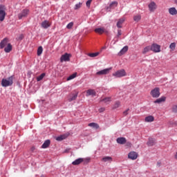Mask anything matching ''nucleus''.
Returning <instances> with one entry per match:
<instances>
[{
  "label": "nucleus",
  "instance_id": "4",
  "mask_svg": "<svg viewBox=\"0 0 177 177\" xmlns=\"http://www.w3.org/2000/svg\"><path fill=\"white\" fill-rule=\"evenodd\" d=\"M150 95L152 96V97H160V95H161L160 93V88L156 87L155 88L152 89L150 92Z\"/></svg>",
  "mask_w": 177,
  "mask_h": 177
},
{
  "label": "nucleus",
  "instance_id": "5",
  "mask_svg": "<svg viewBox=\"0 0 177 177\" xmlns=\"http://www.w3.org/2000/svg\"><path fill=\"white\" fill-rule=\"evenodd\" d=\"M29 13H30V10H28V9L23 10L19 14H18L19 20H21V19H23L24 17H27V16H28Z\"/></svg>",
  "mask_w": 177,
  "mask_h": 177
},
{
  "label": "nucleus",
  "instance_id": "49",
  "mask_svg": "<svg viewBox=\"0 0 177 177\" xmlns=\"http://www.w3.org/2000/svg\"><path fill=\"white\" fill-rule=\"evenodd\" d=\"M100 113H103L104 111V108H101L99 109Z\"/></svg>",
  "mask_w": 177,
  "mask_h": 177
},
{
  "label": "nucleus",
  "instance_id": "28",
  "mask_svg": "<svg viewBox=\"0 0 177 177\" xmlns=\"http://www.w3.org/2000/svg\"><path fill=\"white\" fill-rule=\"evenodd\" d=\"M102 161L104 162H107V161H113V158L110 156H105L102 158Z\"/></svg>",
  "mask_w": 177,
  "mask_h": 177
},
{
  "label": "nucleus",
  "instance_id": "44",
  "mask_svg": "<svg viewBox=\"0 0 177 177\" xmlns=\"http://www.w3.org/2000/svg\"><path fill=\"white\" fill-rule=\"evenodd\" d=\"M122 34V33L121 32V30H118L117 37H121Z\"/></svg>",
  "mask_w": 177,
  "mask_h": 177
},
{
  "label": "nucleus",
  "instance_id": "17",
  "mask_svg": "<svg viewBox=\"0 0 177 177\" xmlns=\"http://www.w3.org/2000/svg\"><path fill=\"white\" fill-rule=\"evenodd\" d=\"M84 161V160L82 159V158H79L77 159H76L75 161H73L72 162L73 165H80V164L82 163Z\"/></svg>",
  "mask_w": 177,
  "mask_h": 177
},
{
  "label": "nucleus",
  "instance_id": "36",
  "mask_svg": "<svg viewBox=\"0 0 177 177\" xmlns=\"http://www.w3.org/2000/svg\"><path fill=\"white\" fill-rule=\"evenodd\" d=\"M140 19H142V16H140V15H138L133 17L134 21H136L137 23L140 20Z\"/></svg>",
  "mask_w": 177,
  "mask_h": 177
},
{
  "label": "nucleus",
  "instance_id": "15",
  "mask_svg": "<svg viewBox=\"0 0 177 177\" xmlns=\"http://www.w3.org/2000/svg\"><path fill=\"white\" fill-rule=\"evenodd\" d=\"M124 21H125V18H121L118 20V21L116 24L118 28H122V24H123Z\"/></svg>",
  "mask_w": 177,
  "mask_h": 177
},
{
  "label": "nucleus",
  "instance_id": "1",
  "mask_svg": "<svg viewBox=\"0 0 177 177\" xmlns=\"http://www.w3.org/2000/svg\"><path fill=\"white\" fill-rule=\"evenodd\" d=\"M13 85V77H10L7 79H2L1 80V86L4 88H6L8 86H12Z\"/></svg>",
  "mask_w": 177,
  "mask_h": 177
},
{
  "label": "nucleus",
  "instance_id": "52",
  "mask_svg": "<svg viewBox=\"0 0 177 177\" xmlns=\"http://www.w3.org/2000/svg\"><path fill=\"white\" fill-rule=\"evenodd\" d=\"M157 165H158V167H160V165H161V163L160 162H158Z\"/></svg>",
  "mask_w": 177,
  "mask_h": 177
},
{
  "label": "nucleus",
  "instance_id": "38",
  "mask_svg": "<svg viewBox=\"0 0 177 177\" xmlns=\"http://www.w3.org/2000/svg\"><path fill=\"white\" fill-rule=\"evenodd\" d=\"M74 27V22H70L69 24H67L66 28L68 30H71Z\"/></svg>",
  "mask_w": 177,
  "mask_h": 177
},
{
  "label": "nucleus",
  "instance_id": "45",
  "mask_svg": "<svg viewBox=\"0 0 177 177\" xmlns=\"http://www.w3.org/2000/svg\"><path fill=\"white\" fill-rule=\"evenodd\" d=\"M126 146H127V147H131L132 144H131V142H127L126 143Z\"/></svg>",
  "mask_w": 177,
  "mask_h": 177
},
{
  "label": "nucleus",
  "instance_id": "47",
  "mask_svg": "<svg viewBox=\"0 0 177 177\" xmlns=\"http://www.w3.org/2000/svg\"><path fill=\"white\" fill-rule=\"evenodd\" d=\"M128 111H129V109H127L123 112L124 115H128Z\"/></svg>",
  "mask_w": 177,
  "mask_h": 177
},
{
  "label": "nucleus",
  "instance_id": "40",
  "mask_svg": "<svg viewBox=\"0 0 177 177\" xmlns=\"http://www.w3.org/2000/svg\"><path fill=\"white\" fill-rule=\"evenodd\" d=\"M77 94H74L73 95V97H71V98H69V102H73V100H75L77 99Z\"/></svg>",
  "mask_w": 177,
  "mask_h": 177
},
{
  "label": "nucleus",
  "instance_id": "42",
  "mask_svg": "<svg viewBox=\"0 0 177 177\" xmlns=\"http://www.w3.org/2000/svg\"><path fill=\"white\" fill-rule=\"evenodd\" d=\"M91 3H92V0H88L86 3L87 8H91Z\"/></svg>",
  "mask_w": 177,
  "mask_h": 177
},
{
  "label": "nucleus",
  "instance_id": "48",
  "mask_svg": "<svg viewBox=\"0 0 177 177\" xmlns=\"http://www.w3.org/2000/svg\"><path fill=\"white\" fill-rule=\"evenodd\" d=\"M113 5H115V6H117V2L116 1L112 2L111 4V7L113 6Z\"/></svg>",
  "mask_w": 177,
  "mask_h": 177
},
{
  "label": "nucleus",
  "instance_id": "21",
  "mask_svg": "<svg viewBox=\"0 0 177 177\" xmlns=\"http://www.w3.org/2000/svg\"><path fill=\"white\" fill-rule=\"evenodd\" d=\"M12 44H8V46L4 48V51L6 53H10V52H12Z\"/></svg>",
  "mask_w": 177,
  "mask_h": 177
},
{
  "label": "nucleus",
  "instance_id": "12",
  "mask_svg": "<svg viewBox=\"0 0 177 177\" xmlns=\"http://www.w3.org/2000/svg\"><path fill=\"white\" fill-rule=\"evenodd\" d=\"M95 32H96L97 34H100V35H102V34L106 32L107 33V30H106V29H104V28H97L95 29Z\"/></svg>",
  "mask_w": 177,
  "mask_h": 177
},
{
  "label": "nucleus",
  "instance_id": "32",
  "mask_svg": "<svg viewBox=\"0 0 177 177\" xmlns=\"http://www.w3.org/2000/svg\"><path fill=\"white\" fill-rule=\"evenodd\" d=\"M169 127H177V120H172L169 122Z\"/></svg>",
  "mask_w": 177,
  "mask_h": 177
},
{
  "label": "nucleus",
  "instance_id": "2",
  "mask_svg": "<svg viewBox=\"0 0 177 177\" xmlns=\"http://www.w3.org/2000/svg\"><path fill=\"white\" fill-rule=\"evenodd\" d=\"M6 17V7L3 5H0V21H3Z\"/></svg>",
  "mask_w": 177,
  "mask_h": 177
},
{
  "label": "nucleus",
  "instance_id": "25",
  "mask_svg": "<svg viewBox=\"0 0 177 177\" xmlns=\"http://www.w3.org/2000/svg\"><path fill=\"white\" fill-rule=\"evenodd\" d=\"M88 126L91 127V128H94L95 129H99L100 128L99 124L95 122H91L88 124Z\"/></svg>",
  "mask_w": 177,
  "mask_h": 177
},
{
  "label": "nucleus",
  "instance_id": "30",
  "mask_svg": "<svg viewBox=\"0 0 177 177\" xmlns=\"http://www.w3.org/2000/svg\"><path fill=\"white\" fill-rule=\"evenodd\" d=\"M100 102H104V103H110V102H111V97H105L100 100Z\"/></svg>",
  "mask_w": 177,
  "mask_h": 177
},
{
  "label": "nucleus",
  "instance_id": "54",
  "mask_svg": "<svg viewBox=\"0 0 177 177\" xmlns=\"http://www.w3.org/2000/svg\"><path fill=\"white\" fill-rule=\"evenodd\" d=\"M41 177H45V176H44V175H41Z\"/></svg>",
  "mask_w": 177,
  "mask_h": 177
},
{
  "label": "nucleus",
  "instance_id": "20",
  "mask_svg": "<svg viewBox=\"0 0 177 177\" xmlns=\"http://www.w3.org/2000/svg\"><path fill=\"white\" fill-rule=\"evenodd\" d=\"M166 99H167V97H161L157 99L156 100H155L153 102V103H155V104L158 103V104H160V103H162V102H165Z\"/></svg>",
  "mask_w": 177,
  "mask_h": 177
},
{
  "label": "nucleus",
  "instance_id": "46",
  "mask_svg": "<svg viewBox=\"0 0 177 177\" xmlns=\"http://www.w3.org/2000/svg\"><path fill=\"white\" fill-rule=\"evenodd\" d=\"M118 38H119L118 36H116L114 37L113 39V41H115L114 44H115V42H118Z\"/></svg>",
  "mask_w": 177,
  "mask_h": 177
},
{
  "label": "nucleus",
  "instance_id": "33",
  "mask_svg": "<svg viewBox=\"0 0 177 177\" xmlns=\"http://www.w3.org/2000/svg\"><path fill=\"white\" fill-rule=\"evenodd\" d=\"M66 138H67V136H66V135H62V136H58V137L56 138V140H58V141L64 140V139H66Z\"/></svg>",
  "mask_w": 177,
  "mask_h": 177
},
{
  "label": "nucleus",
  "instance_id": "8",
  "mask_svg": "<svg viewBox=\"0 0 177 177\" xmlns=\"http://www.w3.org/2000/svg\"><path fill=\"white\" fill-rule=\"evenodd\" d=\"M111 68H105L96 73V75H106L110 73Z\"/></svg>",
  "mask_w": 177,
  "mask_h": 177
},
{
  "label": "nucleus",
  "instance_id": "53",
  "mask_svg": "<svg viewBox=\"0 0 177 177\" xmlns=\"http://www.w3.org/2000/svg\"><path fill=\"white\" fill-rule=\"evenodd\" d=\"M174 1L175 3H176V5H177V0H174Z\"/></svg>",
  "mask_w": 177,
  "mask_h": 177
},
{
  "label": "nucleus",
  "instance_id": "16",
  "mask_svg": "<svg viewBox=\"0 0 177 177\" xmlns=\"http://www.w3.org/2000/svg\"><path fill=\"white\" fill-rule=\"evenodd\" d=\"M86 96H96V91L93 89H88L86 91Z\"/></svg>",
  "mask_w": 177,
  "mask_h": 177
},
{
  "label": "nucleus",
  "instance_id": "29",
  "mask_svg": "<svg viewBox=\"0 0 177 177\" xmlns=\"http://www.w3.org/2000/svg\"><path fill=\"white\" fill-rule=\"evenodd\" d=\"M100 53L99 52L97 53H88V56H89V57H96L97 56H99Z\"/></svg>",
  "mask_w": 177,
  "mask_h": 177
},
{
  "label": "nucleus",
  "instance_id": "19",
  "mask_svg": "<svg viewBox=\"0 0 177 177\" xmlns=\"http://www.w3.org/2000/svg\"><path fill=\"white\" fill-rule=\"evenodd\" d=\"M50 26V23H49L48 21L45 20L41 23V27L43 28H49Z\"/></svg>",
  "mask_w": 177,
  "mask_h": 177
},
{
  "label": "nucleus",
  "instance_id": "35",
  "mask_svg": "<svg viewBox=\"0 0 177 177\" xmlns=\"http://www.w3.org/2000/svg\"><path fill=\"white\" fill-rule=\"evenodd\" d=\"M46 74L45 73H41L39 76H38L37 77V81L39 82V81H42V80H44V77H45Z\"/></svg>",
  "mask_w": 177,
  "mask_h": 177
},
{
  "label": "nucleus",
  "instance_id": "10",
  "mask_svg": "<svg viewBox=\"0 0 177 177\" xmlns=\"http://www.w3.org/2000/svg\"><path fill=\"white\" fill-rule=\"evenodd\" d=\"M8 44H10L9 39L6 37L0 42V48L3 49L5 46H8Z\"/></svg>",
  "mask_w": 177,
  "mask_h": 177
},
{
  "label": "nucleus",
  "instance_id": "41",
  "mask_svg": "<svg viewBox=\"0 0 177 177\" xmlns=\"http://www.w3.org/2000/svg\"><path fill=\"white\" fill-rule=\"evenodd\" d=\"M172 113H177V105H174L171 108Z\"/></svg>",
  "mask_w": 177,
  "mask_h": 177
},
{
  "label": "nucleus",
  "instance_id": "26",
  "mask_svg": "<svg viewBox=\"0 0 177 177\" xmlns=\"http://www.w3.org/2000/svg\"><path fill=\"white\" fill-rule=\"evenodd\" d=\"M155 143H156V140H154L153 138H149L147 142V145L148 146H154Z\"/></svg>",
  "mask_w": 177,
  "mask_h": 177
},
{
  "label": "nucleus",
  "instance_id": "22",
  "mask_svg": "<svg viewBox=\"0 0 177 177\" xmlns=\"http://www.w3.org/2000/svg\"><path fill=\"white\" fill-rule=\"evenodd\" d=\"M50 145V140H46L44 144L42 145L41 147L42 149H46L48 147H49V145Z\"/></svg>",
  "mask_w": 177,
  "mask_h": 177
},
{
  "label": "nucleus",
  "instance_id": "34",
  "mask_svg": "<svg viewBox=\"0 0 177 177\" xmlns=\"http://www.w3.org/2000/svg\"><path fill=\"white\" fill-rule=\"evenodd\" d=\"M83 162L84 165L89 164L91 162V158H82Z\"/></svg>",
  "mask_w": 177,
  "mask_h": 177
},
{
  "label": "nucleus",
  "instance_id": "6",
  "mask_svg": "<svg viewBox=\"0 0 177 177\" xmlns=\"http://www.w3.org/2000/svg\"><path fill=\"white\" fill-rule=\"evenodd\" d=\"M151 50L154 52V53H160V52H161V46L157 44H153L151 46Z\"/></svg>",
  "mask_w": 177,
  "mask_h": 177
},
{
  "label": "nucleus",
  "instance_id": "7",
  "mask_svg": "<svg viewBox=\"0 0 177 177\" xmlns=\"http://www.w3.org/2000/svg\"><path fill=\"white\" fill-rule=\"evenodd\" d=\"M70 54L65 53L61 56L60 62L63 63V62H70Z\"/></svg>",
  "mask_w": 177,
  "mask_h": 177
},
{
  "label": "nucleus",
  "instance_id": "11",
  "mask_svg": "<svg viewBox=\"0 0 177 177\" xmlns=\"http://www.w3.org/2000/svg\"><path fill=\"white\" fill-rule=\"evenodd\" d=\"M148 8L150 12H154L157 9V4L154 1H152L149 4Z\"/></svg>",
  "mask_w": 177,
  "mask_h": 177
},
{
  "label": "nucleus",
  "instance_id": "3",
  "mask_svg": "<svg viewBox=\"0 0 177 177\" xmlns=\"http://www.w3.org/2000/svg\"><path fill=\"white\" fill-rule=\"evenodd\" d=\"M113 77H115V78H121L122 77H125L127 75V72L124 69H121L119 71H117L116 72L113 73Z\"/></svg>",
  "mask_w": 177,
  "mask_h": 177
},
{
  "label": "nucleus",
  "instance_id": "51",
  "mask_svg": "<svg viewBox=\"0 0 177 177\" xmlns=\"http://www.w3.org/2000/svg\"><path fill=\"white\" fill-rule=\"evenodd\" d=\"M68 151H70V149H66V150L64 151V153H68Z\"/></svg>",
  "mask_w": 177,
  "mask_h": 177
},
{
  "label": "nucleus",
  "instance_id": "24",
  "mask_svg": "<svg viewBox=\"0 0 177 177\" xmlns=\"http://www.w3.org/2000/svg\"><path fill=\"white\" fill-rule=\"evenodd\" d=\"M150 50H151V46H146L142 50V54L146 55V53H147V52H150Z\"/></svg>",
  "mask_w": 177,
  "mask_h": 177
},
{
  "label": "nucleus",
  "instance_id": "13",
  "mask_svg": "<svg viewBox=\"0 0 177 177\" xmlns=\"http://www.w3.org/2000/svg\"><path fill=\"white\" fill-rule=\"evenodd\" d=\"M116 142L119 145H125L127 143V138L124 137L118 138Z\"/></svg>",
  "mask_w": 177,
  "mask_h": 177
},
{
  "label": "nucleus",
  "instance_id": "23",
  "mask_svg": "<svg viewBox=\"0 0 177 177\" xmlns=\"http://www.w3.org/2000/svg\"><path fill=\"white\" fill-rule=\"evenodd\" d=\"M154 121V117L153 115H149L145 118V122H153Z\"/></svg>",
  "mask_w": 177,
  "mask_h": 177
},
{
  "label": "nucleus",
  "instance_id": "37",
  "mask_svg": "<svg viewBox=\"0 0 177 177\" xmlns=\"http://www.w3.org/2000/svg\"><path fill=\"white\" fill-rule=\"evenodd\" d=\"M75 77H77V73H75L72 75H71L68 78H67V81H70L71 80H74V78H75Z\"/></svg>",
  "mask_w": 177,
  "mask_h": 177
},
{
  "label": "nucleus",
  "instance_id": "9",
  "mask_svg": "<svg viewBox=\"0 0 177 177\" xmlns=\"http://www.w3.org/2000/svg\"><path fill=\"white\" fill-rule=\"evenodd\" d=\"M138 156H139V154H138L137 152L131 151L128 154V158H129L130 160H136V158H138Z\"/></svg>",
  "mask_w": 177,
  "mask_h": 177
},
{
  "label": "nucleus",
  "instance_id": "39",
  "mask_svg": "<svg viewBox=\"0 0 177 177\" xmlns=\"http://www.w3.org/2000/svg\"><path fill=\"white\" fill-rule=\"evenodd\" d=\"M169 48L171 50H174L175 48H176V43H171L169 46Z\"/></svg>",
  "mask_w": 177,
  "mask_h": 177
},
{
  "label": "nucleus",
  "instance_id": "43",
  "mask_svg": "<svg viewBox=\"0 0 177 177\" xmlns=\"http://www.w3.org/2000/svg\"><path fill=\"white\" fill-rule=\"evenodd\" d=\"M81 5H82L81 3L76 4L75 6V10H77L80 9V8H81Z\"/></svg>",
  "mask_w": 177,
  "mask_h": 177
},
{
  "label": "nucleus",
  "instance_id": "50",
  "mask_svg": "<svg viewBox=\"0 0 177 177\" xmlns=\"http://www.w3.org/2000/svg\"><path fill=\"white\" fill-rule=\"evenodd\" d=\"M24 38V36L23 35H21L19 36V39H23Z\"/></svg>",
  "mask_w": 177,
  "mask_h": 177
},
{
  "label": "nucleus",
  "instance_id": "18",
  "mask_svg": "<svg viewBox=\"0 0 177 177\" xmlns=\"http://www.w3.org/2000/svg\"><path fill=\"white\" fill-rule=\"evenodd\" d=\"M169 13L170 14V15H171V16H175V15H177V10H176V8H170L169 9Z\"/></svg>",
  "mask_w": 177,
  "mask_h": 177
},
{
  "label": "nucleus",
  "instance_id": "31",
  "mask_svg": "<svg viewBox=\"0 0 177 177\" xmlns=\"http://www.w3.org/2000/svg\"><path fill=\"white\" fill-rule=\"evenodd\" d=\"M42 52H44V48L42 46H39L37 48V56H41V55H42Z\"/></svg>",
  "mask_w": 177,
  "mask_h": 177
},
{
  "label": "nucleus",
  "instance_id": "14",
  "mask_svg": "<svg viewBox=\"0 0 177 177\" xmlns=\"http://www.w3.org/2000/svg\"><path fill=\"white\" fill-rule=\"evenodd\" d=\"M128 52V46H125L122 48V50L119 52L118 55L122 56V55H125Z\"/></svg>",
  "mask_w": 177,
  "mask_h": 177
},
{
  "label": "nucleus",
  "instance_id": "27",
  "mask_svg": "<svg viewBox=\"0 0 177 177\" xmlns=\"http://www.w3.org/2000/svg\"><path fill=\"white\" fill-rule=\"evenodd\" d=\"M121 106V102L120 101H116L113 106V110H115V109H118Z\"/></svg>",
  "mask_w": 177,
  "mask_h": 177
}]
</instances>
